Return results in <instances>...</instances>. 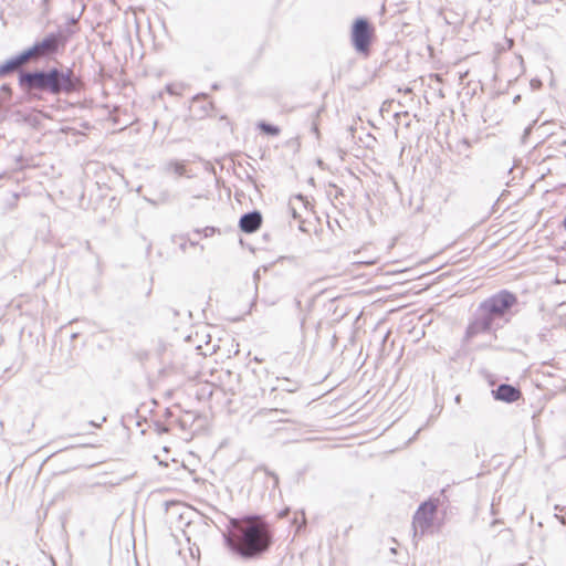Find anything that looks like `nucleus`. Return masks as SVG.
I'll list each match as a JSON object with an SVG mask.
<instances>
[{
    "instance_id": "1",
    "label": "nucleus",
    "mask_w": 566,
    "mask_h": 566,
    "mask_svg": "<svg viewBox=\"0 0 566 566\" xmlns=\"http://www.w3.org/2000/svg\"><path fill=\"white\" fill-rule=\"evenodd\" d=\"M518 296L510 290L503 289L488 296L479 303L475 312L468 323L462 344H469L474 337L484 334H494L510 324L520 311Z\"/></svg>"
},
{
    "instance_id": "2",
    "label": "nucleus",
    "mask_w": 566,
    "mask_h": 566,
    "mask_svg": "<svg viewBox=\"0 0 566 566\" xmlns=\"http://www.w3.org/2000/svg\"><path fill=\"white\" fill-rule=\"evenodd\" d=\"M224 545L242 559H254L266 553L273 543L269 523L259 515L231 518L223 533Z\"/></svg>"
},
{
    "instance_id": "3",
    "label": "nucleus",
    "mask_w": 566,
    "mask_h": 566,
    "mask_svg": "<svg viewBox=\"0 0 566 566\" xmlns=\"http://www.w3.org/2000/svg\"><path fill=\"white\" fill-rule=\"evenodd\" d=\"M18 85L28 101H35L41 98V93L70 95L80 92L83 82L72 67L52 66L20 72Z\"/></svg>"
},
{
    "instance_id": "4",
    "label": "nucleus",
    "mask_w": 566,
    "mask_h": 566,
    "mask_svg": "<svg viewBox=\"0 0 566 566\" xmlns=\"http://www.w3.org/2000/svg\"><path fill=\"white\" fill-rule=\"evenodd\" d=\"M75 30L71 25L59 27L38 39L43 60L52 61L63 54Z\"/></svg>"
},
{
    "instance_id": "5",
    "label": "nucleus",
    "mask_w": 566,
    "mask_h": 566,
    "mask_svg": "<svg viewBox=\"0 0 566 566\" xmlns=\"http://www.w3.org/2000/svg\"><path fill=\"white\" fill-rule=\"evenodd\" d=\"M375 35V29L366 17L356 18L350 27V42L358 54L368 56Z\"/></svg>"
},
{
    "instance_id": "6",
    "label": "nucleus",
    "mask_w": 566,
    "mask_h": 566,
    "mask_svg": "<svg viewBox=\"0 0 566 566\" xmlns=\"http://www.w3.org/2000/svg\"><path fill=\"white\" fill-rule=\"evenodd\" d=\"M438 505V499H429L419 505L412 521L413 538L422 536L432 526Z\"/></svg>"
},
{
    "instance_id": "7",
    "label": "nucleus",
    "mask_w": 566,
    "mask_h": 566,
    "mask_svg": "<svg viewBox=\"0 0 566 566\" xmlns=\"http://www.w3.org/2000/svg\"><path fill=\"white\" fill-rule=\"evenodd\" d=\"M492 396L497 401L513 403L522 398V391L518 387L511 384H501L492 389Z\"/></svg>"
},
{
    "instance_id": "8",
    "label": "nucleus",
    "mask_w": 566,
    "mask_h": 566,
    "mask_svg": "<svg viewBox=\"0 0 566 566\" xmlns=\"http://www.w3.org/2000/svg\"><path fill=\"white\" fill-rule=\"evenodd\" d=\"M263 217L259 210H252L243 213L239 219V229L243 233H254L262 226Z\"/></svg>"
},
{
    "instance_id": "9",
    "label": "nucleus",
    "mask_w": 566,
    "mask_h": 566,
    "mask_svg": "<svg viewBox=\"0 0 566 566\" xmlns=\"http://www.w3.org/2000/svg\"><path fill=\"white\" fill-rule=\"evenodd\" d=\"M18 55L23 63L30 59H33L34 61L43 60L38 40H35L32 45L19 52Z\"/></svg>"
},
{
    "instance_id": "10",
    "label": "nucleus",
    "mask_w": 566,
    "mask_h": 566,
    "mask_svg": "<svg viewBox=\"0 0 566 566\" xmlns=\"http://www.w3.org/2000/svg\"><path fill=\"white\" fill-rule=\"evenodd\" d=\"M23 62L21 61L18 54L9 57L3 63L0 64V77H4L12 73L19 65Z\"/></svg>"
},
{
    "instance_id": "11",
    "label": "nucleus",
    "mask_w": 566,
    "mask_h": 566,
    "mask_svg": "<svg viewBox=\"0 0 566 566\" xmlns=\"http://www.w3.org/2000/svg\"><path fill=\"white\" fill-rule=\"evenodd\" d=\"M256 127L260 129L262 134L272 137L279 136L281 133V128L277 125H274L265 120H260Z\"/></svg>"
},
{
    "instance_id": "12",
    "label": "nucleus",
    "mask_w": 566,
    "mask_h": 566,
    "mask_svg": "<svg viewBox=\"0 0 566 566\" xmlns=\"http://www.w3.org/2000/svg\"><path fill=\"white\" fill-rule=\"evenodd\" d=\"M283 380L286 382V385L282 387V389L284 391L295 392V391L298 390V388H300V384L298 382L292 381V380H290L287 378H283Z\"/></svg>"
},
{
    "instance_id": "13",
    "label": "nucleus",
    "mask_w": 566,
    "mask_h": 566,
    "mask_svg": "<svg viewBox=\"0 0 566 566\" xmlns=\"http://www.w3.org/2000/svg\"><path fill=\"white\" fill-rule=\"evenodd\" d=\"M217 229L214 227H206L202 230L196 229L195 233L200 234L202 233L206 238L212 237L216 233Z\"/></svg>"
},
{
    "instance_id": "14",
    "label": "nucleus",
    "mask_w": 566,
    "mask_h": 566,
    "mask_svg": "<svg viewBox=\"0 0 566 566\" xmlns=\"http://www.w3.org/2000/svg\"><path fill=\"white\" fill-rule=\"evenodd\" d=\"M171 166L174 167V171L179 176H182L186 172L185 165L181 163L175 161L171 163Z\"/></svg>"
},
{
    "instance_id": "15",
    "label": "nucleus",
    "mask_w": 566,
    "mask_h": 566,
    "mask_svg": "<svg viewBox=\"0 0 566 566\" xmlns=\"http://www.w3.org/2000/svg\"><path fill=\"white\" fill-rule=\"evenodd\" d=\"M265 474L272 480V489H276L279 485V476L274 472H270L268 469L264 470Z\"/></svg>"
},
{
    "instance_id": "16",
    "label": "nucleus",
    "mask_w": 566,
    "mask_h": 566,
    "mask_svg": "<svg viewBox=\"0 0 566 566\" xmlns=\"http://www.w3.org/2000/svg\"><path fill=\"white\" fill-rule=\"evenodd\" d=\"M0 92L8 97H10L12 95V88H11L10 84H7V83L1 85Z\"/></svg>"
},
{
    "instance_id": "17",
    "label": "nucleus",
    "mask_w": 566,
    "mask_h": 566,
    "mask_svg": "<svg viewBox=\"0 0 566 566\" xmlns=\"http://www.w3.org/2000/svg\"><path fill=\"white\" fill-rule=\"evenodd\" d=\"M289 209H290V212H291V216L293 219L297 220L301 218V214L297 212V210L292 206V203L290 202L289 205Z\"/></svg>"
},
{
    "instance_id": "18",
    "label": "nucleus",
    "mask_w": 566,
    "mask_h": 566,
    "mask_svg": "<svg viewBox=\"0 0 566 566\" xmlns=\"http://www.w3.org/2000/svg\"><path fill=\"white\" fill-rule=\"evenodd\" d=\"M266 413L269 415H273V413H289V411L286 409H270L268 411H265Z\"/></svg>"
},
{
    "instance_id": "19",
    "label": "nucleus",
    "mask_w": 566,
    "mask_h": 566,
    "mask_svg": "<svg viewBox=\"0 0 566 566\" xmlns=\"http://www.w3.org/2000/svg\"><path fill=\"white\" fill-rule=\"evenodd\" d=\"M294 198L300 200L303 203L304 208H306V198L303 195L298 193Z\"/></svg>"
},
{
    "instance_id": "20",
    "label": "nucleus",
    "mask_w": 566,
    "mask_h": 566,
    "mask_svg": "<svg viewBox=\"0 0 566 566\" xmlns=\"http://www.w3.org/2000/svg\"><path fill=\"white\" fill-rule=\"evenodd\" d=\"M533 4H543L549 2V0H531Z\"/></svg>"
},
{
    "instance_id": "21",
    "label": "nucleus",
    "mask_w": 566,
    "mask_h": 566,
    "mask_svg": "<svg viewBox=\"0 0 566 566\" xmlns=\"http://www.w3.org/2000/svg\"><path fill=\"white\" fill-rule=\"evenodd\" d=\"M461 144H462L463 146H465L467 148H469V147L471 146V144H470V142H469V139H467V138H463V139L461 140Z\"/></svg>"
},
{
    "instance_id": "22",
    "label": "nucleus",
    "mask_w": 566,
    "mask_h": 566,
    "mask_svg": "<svg viewBox=\"0 0 566 566\" xmlns=\"http://www.w3.org/2000/svg\"><path fill=\"white\" fill-rule=\"evenodd\" d=\"M88 424H90V426H92V427H95V428H99V427H101V423H99V422H96V421H93V420H91V421L88 422Z\"/></svg>"
},
{
    "instance_id": "23",
    "label": "nucleus",
    "mask_w": 566,
    "mask_h": 566,
    "mask_svg": "<svg viewBox=\"0 0 566 566\" xmlns=\"http://www.w3.org/2000/svg\"><path fill=\"white\" fill-rule=\"evenodd\" d=\"M179 248H180V250H181L182 252H185V251H186V249H187V242H182V243H180Z\"/></svg>"
},
{
    "instance_id": "24",
    "label": "nucleus",
    "mask_w": 566,
    "mask_h": 566,
    "mask_svg": "<svg viewBox=\"0 0 566 566\" xmlns=\"http://www.w3.org/2000/svg\"><path fill=\"white\" fill-rule=\"evenodd\" d=\"M294 302H295V306L300 310V308H301V306H302V302H301V300L295 298V301H294Z\"/></svg>"
},
{
    "instance_id": "25",
    "label": "nucleus",
    "mask_w": 566,
    "mask_h": 566,
    "mask_svg": "<svg viewBox=\"0 0 566 566\" xmlns=\"http://www.w3.org/2000/svg\"><path fill=\"white\" fill-rule=\"evenodd\" d=\"M189 244H190L191 247H197V245H199V242H198V241L189 240Z\"/></svg>"
},
{
    "instance_id": "26",
    "label": "nucleus",
    "mask_w": 566,
    "mask_h": 566,
    "mask_svg": "<svg viewBox=\"0 0 566 566\" xmlns=\"http://www.w3.org/2000/svg\"><path fill=\"white\" fill-rule=\"evenodd\" d=\"M78 18H71L69 20V24H74L77 21Z\"/></svg>"
},
{
    "instance_id": "27",
    "label": "nucleus",
    "mask_w": 566,
    "mask_h": 566,
    "mask_svg": "<svg viewBox=\"0 0 566 566\" xmlns=\"http://www.w3.org/2000/svg\"><path fill=\"white\" fill-rule=\"evenodd\" d=\"M253 360H254L255 363H262V361H263V359H262V358H259L258 356H255V357L253 358Z\"/></svg>"
},
{
    "instance_id": "28",
    "label": "nucleus",
    "mask_w": 566,
    "mask_h": 566,
    "mask_svg": "<svg viewBox=\"0 0 566 566\" xmlns=\"http://www.w3.org/2000/svg\"><path fill=\"white\" fill-rule=\"evenodd\" d=\"M537 83H541V80H537V82H535V80H532V85H537Z\"/></svg>"
},
{
    "instance_id": "29",
    "label": "nucleus",
    "mask_w": 566,
    "mask_h": 566,
    "mask_svg": "<svg viewBox=\"0 0 566 566\" xmlns=\"http://www.w3.org/2000/svg\"><path fill=\"white\" fill-rule=\"evenodd\" d=\"M537 83H541V80H537V82H535V80H532V85H537Z\"/></svg>"
},
{
    "instance_id": "30",
    "label": "nucleus",
    "mask_w": 566,
    "mask_h": 566,
    "mask_svg": "<svg viewBox=\"0 0 566 566\" xmlns=\"http://www.w3.org/2000/svg\"><path fill=\"white\" fill-rule=\"evenodd\" d=\"M537 83H541V80H537V82H535V80H532V85H537Z\"/></svg>"
},
{
    "instance_id": "31",
    "label": "nucleus",
    "mask_w": 566,
    "mask_h": 566,
    "mask_svg": "<svg viewBox=\"0 0 566 566\" xmlns=\"http://www.w3.org/2000/svg\"><path fill=\"white\" fill-rule=\"evenodd\" d=\"M391 554H397V549L395 547L390 548Z\"/></svg>"
},
{
    "instance_id": "32",
    "label": "nucleus",
    "mask_w": 566,
    "mask_h": 566,
    "mask_svg": "<svg viewBox=\"0 0 566 566\" xmlns=\"http://www.w3.org/2000/svg\"><path fill=\"white\" fill-rule=\"evenodd\" d=\"M281 517L285 515V511H281L279 514Z\"/></svg>"
},
{
    "instance_id": "33",
    "label": "nucleus",
    "mask_w": 566,
    "mask_h": 566,
    "mask_svg": "<svg viewBox=\"0 0 566 566\" xmlns=\"http://www.w3.org/2000/svg\"><path fill=\"white\" fill-rule=\"evenodd\" d=\"M313 130H314L315 133H317V126H316V125H314V126H313Z\"/></svg>"
},
{
    "instance_id": "34",
    "label": "nucleus",
    "mask_w": 566,
    "mask_h": 566,
    "mask_svg": "<svg viewBox=\"0 0 566 566\" xmlns=\"http://www.w3.org/2000/svg\"><path fill=\"white\" fill-rule=\"evenodd\" d=\"M212 88H213V90H217V88H218V85H217V84H213V85H212Z\"/></svg>"
}]
</instances>
